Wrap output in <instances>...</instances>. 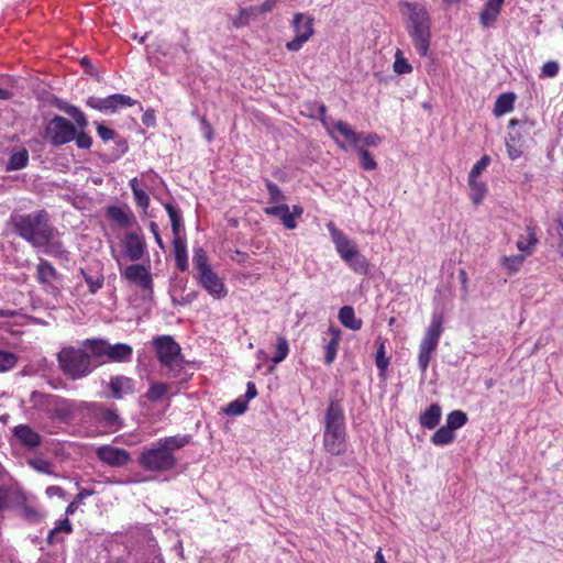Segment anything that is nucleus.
Wrapping results in <instances>:
<instances>
[{
	"instance_id": "47",
	"label": "nucleus",
	"mask_w": 563,
	"mask_h": 563,
	"mask_svg": "<svg viewBox=\"0 0 563 563\" xmlns=\"http://www.w3.org/2000/svg\"><path fill=\"white\" fill-rule=\"evenodd\" d=\"M394 70L398 75L410 74L412 71V66L402 56V52L400 49H397L395 54Z\"/></svg>"
},
{
	"instance_id": "46",
	"label": "nucleus",
	"mask_w": 563,
	"mask_h": 563,
	"mask_svg": "<svg viewBox=\"0 0 563 563\" xmlns=\"http://www.w3.org/2000/svg\"><path fill=\"white\" fill-rule=\"evenodd\" d=\"M27 463L33 470H35L38 473L56 476V474L53 471V464L47 460L36 457L29 460Z\"/></svg>"
},
{
	"instance_id": "62",
	"label": "nucleus",
	"mask_w": 563,
	"mask_h": 563,
	"mask_svg": "<svg viewBox=\"0 0 563 563\" xmlns=\"http://www.w3.org/2000/svg\"><path fill=\"white\" fill-rule=\"evenodd\" d=\"M55 531L65 532V533H71L73 532V526L68 518L62 519L57 522L55 526Z\"/></svg>"
},
{
	"instance_id": "42",
	"label": "nucleus",
	"mask_w": 563,
	"mask_h": 563,
	"mask_svg": "<svg viewBox=\"0 0 563 563\" xmlns=\"http://www.w3.org/2000/svg\"><path fill=\"white\" fill-rule=\"evenodd\" d=\"M169 387L165 383H153L147 393L145 394V397L153 402L161 401L165 395L168 393Z\"/></svg>"
},
{
	"instance_id": "48",
	"label": "nucleus",
	"mask_w": 563,
	"mask_h": 563,
	"mask_svg": "<svg viewBox=\"0 0 563 563\" xmlns=\"http://www.w3.org/2000/svg\"><path fill=\"white\" fill-rule=\"evenodd\" d=\"M265 186H266V189H267L268 195H269V202L271 203H278V205H280L279 202H283V201L286 200L285 195L283 194L280 188L275 183H273L269 179H266L265 180Z\"/></svg>"
},
{
	"instance_id": "53",
	"label": "nucleus",
	"mask_w": 563,
	"mask_h": 563,
	"mask_svg": "<svg viewBox=\"0 0 563 563\" xmlns=\"http://www.w3.org/2000/svg\"><path fill=\"white\" fill-rule=\"evenodd\" d=\"M386 351H385V344L383 341L379 342V345H378V349H377V352H376V357H375V362H376V366L377 368L383 373L387 369L388 365H389V358L386 357Z\"/></svg>"
},
{
	"instance_id": "6",
	"label": "nucleus",
	"mask_w": 563,
	"mask_h": 563,
	"mask_svg": "<svg viewBox=\"0 0 563 563\" xmlns=\"http://www.w3.org/2000/svg\"><path fill=\"white\" fill-rule=\"evenodd\" d=\"M406 7L409 11V22L407 31L413 46L421 57H426L429 53L431 41V18L427 9L420 4L407 2Z\"/></svg>"
},
{
	"instance_id": "20",
	"label": "nucleus",
	"mask_w": 563,
	"mask_h": 563,
	"mask_svg": "<svg viewBox=\"0 0 563 563\" xmlns=\"http://www.w3.org/2000/svg\"><path fill=\"white\" fill-rule=\"evenodd\" d=\"M109 389L111 398L122 399L126 395L134 394V380L123 375L113 376L109 382Z\"/></svg>"
},
{
	"instance_id": "9",
	"label": "nucleus",
	"mask_w": 563,
	"mask_h": 563,
	"mask_svg": "<svg viewBox=\"0 0 563 563\" xmlns=\"http://www.w3.org/2000/svg\"><path fill=\"white\" fill-rule=\"evenodd\" d=\"M91 345V352L97 358L99 366L112 362H128L132 358L133 349L125 343L111 344L103 339H92L88 342Z\"/></svg>"
},
{
	"instance_id": "58",
	"label": "nucleus",
	"mask_w": 563,
	"mask_h": 563,
	"mask_svg": "<svg viewBox=\"0 0 563 563\" xmlns=\"http://www.w3.org/2000/svg\"><path fill=\"white\" fill-rule=\"evenodd\" d=\"M97 133L100 136V139L104 142L113 140L117 136L115 131L106 126L102 123H97Z\"/></svg>"
},
{
	"instance_id": "31",
	"label": "nucleus",
	"mask_w": 563,
	"mask_h": 563,
	"mask_svg": "<svg viewBox=\"0 0 563 563\" xmlns=\"http://www.w3.org/2000/svg\"><path fill=\"white\" fill-rule=\"evenodd\" d=\"M330 333L332 335L331 340L327 343L324 350V362L330 365L334 362L336 357V352L340 343V330L335 328H330Z\"/></svg>"
},
{
	"instance_id": "27",
	"label": "nucleus",
	"mask_w": 563,
	"mask_h": 563,
	"mask_svg": "<svg viewBox=\"0 0 563 563\" xmlns=\"http://www.w3.org/2000/svg\"><path fill=\"white\" fill-rule=\"evenodd\" d=\"M442 409L439 404H431L424 412L420 415L419 422L427 429H434L441 419Z\"/></svg>"
},
{
	"instance_id": "17",
	"label": "nucleus",
	"mask_w": 563,
	"mask_h": 563,
	"mask_svg": "<svg viewBox=\"0 0 563 563\" xmlns=\"http://www.w3.org/2000/svg\"><path fill=\"white\" fill-rule=\"evenodd\" d=\"M124 256L131 262H137L146 253V242L140 233L129 231L122 239Z\"/></svg>"
},
{
	"instance_id": "11",
	"label": "nucleus",
	"mask_w": 563,
	"mask_h": 563,
	"mask_svg": "<svg viewBox=\"0 0 563 563\" xmlns=\"http://www.w3.org/2000/svg\"><path fill=\"white\" fill-rule=\"evenodd\" d=\"M44 136L53 146H62L75 139V124L62 115H55L46 124Z\"/></svg>"
},
{
	"instance_id": "36",
	"label": "nucleus",
	"mask_w": 563,
	"mask_h": 563,
	"mask_svg": "<svg viewBox=\"0 0 563 563\" xmlns=\"http://www.w3.org/2000/svg\"><path fill=\"white\" fill-rule=\"evenodd\" d=\"M455 439L454 431L446 424L438 429L431 437V442L434 445L442 446L452 443Z\"/></svg>"
},
{
	"instance_id": "16",
	"label": "nucleus",
	"mask_w": 563,
	"mask_h": 563,
	"mask_svg": "<svg viewBox=\"0 0 563 563\" xmlns=\"http://www.w3.org/2000/svg\"><path fill=\"white\" fill-rule=\"evenodd\" d=\"M327 228L336 252L344 262L349 261L354 253L358 252L356 244L350 240L343 231L339 230L333 222H329Z\"/></svg>"
},
{
	"instance_id": "45",
	"label": "nucleus",
	"mask_w": 563,
	"mask_h": 563,
	"mask_svg": "<svg viewBox=\"0 0 563 563\" xmlns=\"http://www.w3.org/2000/svg\"><path fill=\"white\" fill-rule=\"evenodd\" d=\"M289 353V344L286 338L279 336L276 344L275 355L272 358L274 364L283 362Z\"/></svg>"
},
{
	"instance_id": "49",
	"label": "nucleus",
	"mask_w": 563,
	"mask_h": 563,
	"mask_svg": "<svg viewBox=\"0 0 563 563\" xmlns=\"http://www.w3.org/2000/svg\"><path fill=\"white\" fill-rule=\"evenodd\" d=\"M247 409V402L243 398H238L223 409V411L229 416H240L244 413Z\"/></svg>"
},
{
	"instance_id": "2",
	"label": "nucleus",
	"mask_w": 563,
	"mask_h": 563,
	"mask_svg": "<svg viewBox=\"0 0 563 563\" xmlns=\"http://www.w3.org/2000/svg\"><path fill=\"white\" fill-rule=\"evenodd\" d=\"M92 339H86L80 346H64L57 353V362L62 373L71 380H79L89 376L99 367L97 358L92 355Z\"/></svg>"
},
{
	"instance_id": "41",
	"label": "nucleus",
	"mask_w": 563,
	"mask_h": 563,
	"mask_svg": "<svg viewBox=\"0 0 563 563\" xmlns=\"http://www.w3.org/2000/svg\"><path fill=\"white\" fill-rule=\"evenodd\" d=\"M165 209L167 211V214L170 219L172 223V231L174 234V239L180 238L179 230L181 227V212L178 208L173 206L172 203H166Z\"/></svg>"
},
{
	"instance_id": "21",
	"label": "nucleus",
	"mask_w": 563,
	"mask_h": 563,
	"mask_svg": "<svg viewBox=\"0 0 563 563\" xmlns=\"http://www.w3.org/2000/svg\"><path fill=\"white\" fill-rule=\"evenodd\" d=\"M13 435L22 445L29 449L37 448L42 443V437L29 424L15 426L13 428Z\"/></svg>"
},
{
	"instance_id": "59",
	"label": "nucleus",
	"mask_w": 563,
	"mask_h": 563,
	"mask_svg": "<svg viewBox=\"0 0 563 563\" xmlns=\"http://www.w3.org/2000/svg\"><path fill=\"white\" fill-rule=\"evenodd\" d=\"M134 200L135 203L141 207L142 209H147L150 206V197L143 190H134Z\"/></svg>"
},
{
	"instance_id": "7",
	"label": "nucleus",
	"mask_w": 563,
	"mask_h": 563,
	"mask_svg": "<svg viewBox=\"0 0 563 563\" xmlns=\"http://www.w3.org/2000/svg\"><path fill=\"white\" fill-rule=\"evenodd\" d=\"M194 278L210 296L216 299L224 298L228 294L224 283L212 269L208 255L201 246L194 247Z\"/></svg>"
},
{
	"instance_id": "26",
	"label": "nucleus",
	"mask_w": 563,
	"mask_h": 563,
	"mask_svg": "<svg viewBox=\"0 0 563 563\" xmlns=\"http://www.w3.org/2000/svg\"><path fill=\"white\" fill-rule=\"evenodd\" d=\"M36 273L37 282L42 285H51L52 282L58 278L56 268L48 261L42 257L38 258Z\"/></svg>"
},
{
	"instance_id": "8",
	"label": "nucleus",
	"mask_w": 563,
	"mask_h": 563,
	"mask_svg": "<svg viewBox=\"0 0 563 563\" xmlns=\"http://www.w3.org/2000/svg\"><path fill=\"white\" fill-rule=\"evenodd\" d=\"M157 358L168 372L169 377H177L184 369V358L179 344L170 335L157 336L153 341Z\"/></svg>"
},
{
	"instance_id": "54",
	"label": "nucleus",
	"mask_w": 563,
	"mask_h": 563,
	"mask_svg": "<svg viewBox=\"0 0 563 563\" xmlns=\"http://www.w3.org/2000/svg\"><path fill=\"white\" fill-rule=\"evenodd\" d=\"M255 13V8H243L233 20L234 27H242L247 24L250 18Z\"/></svg>"
},
{
	"instance_id": "60",
	"label": "nucleus",
	"mask_w": 563,
	"mask_h": 563,
	"mask_svg": "<svg viewBox=\"0 0 563 563\" xmlns=\"http://www.w3.org/2000/svg\"><path fill=\"white\" fill-rule=\"evenodd\" d=\"M200 124H201V131L203 136L208 142H211L213 139V129L209 121L205 117H198Z\"/></svg>"
},
{
	"instance_id": "40",
	"label": "nucleus",
	"mask_w": 563,
	"mask_h": 563,
	"mask_svg": "<svg viewBox=\"0 0 563 563\" xmlns=\"http://www.w3.org/2000/svg\"><path fill=\"white\" fill-rule=\"evenodd\" d=\"M29 163V153L26 150H21L19 152L13 153L8 162L7 169L8 170H19L24 168Z\"/></svg>"
},
{
	"instance_id": "13",
	"label": "nucleus",
	"mask_w": 563,
	"mask_h": 563,
	"mask_svg": "<svg viewBox=\"0 0 563 563\" xmlns=\"http://www.w3.org/2000/svg\"><path fill=\"white\" fill-rule=\"evenodd\" d=\"M120 274L121 277L137 286L140 289L145 291L147 296L152 297L154 292V284L150 272V266L140 264H131L125 267L120 266Z\"/></svg>"
},
{
	"instance_id": "10",
	"label": "nucleus",
	"mask_w": 563,
	"mask_h": 563,
	"mask_svg": "<svg viewBox=\"0 0 563 563\" xmlns=\"http://www.w3.org/2000/svg\"><path fill=\"white\" fill-rule=\"evenodd\" d=\"M533 126V123L525 120H510L509 128L511 131L508 133L506 140V147L508 156L511 161L518 159L526 150L527 140L530 139L529 131Z\"/></svg>"
},
{
	"instance_id": "28",
	"label": "nucleus",
	"mask_w": 563,
	"mask_h": 563,
	"mask_svg": "<svg viewBox=\"0 0 563 563\" xmlns=\"http://www.w3.org/2000/svg\"><path fill=\"white\" fill-rule=\"evenodd\" d=\"M340 322L347 329L357 331L362 328L363 321L355 317L353 307L344 306L339 311Z\"/></svg>"
},
{
	"instance_id": "25",
	"label": "nucleus",
	"mask_w": 563,
	"mask_h": 563,
	"mask_svg": "<svg viewBox=\"0 0 563 563\" xmlns=\"http://www.w3.org/2000/svg\"><path fill=\"white\" fill-rule=\"evenodd\" d=\"M323 446L333 456L342 455L346 448L345 434L323 433Z\"/></svg>"
},
{
	"instance_id": "19",
	"label": "nucleus",
	"mask_w": 563,
	"mask_h": 563,
	"mask_svg": "<svg viewBox=\"0 0 563 563\" xmlns=\"http://www.w3.org/2000/svg\"><path fill=\"white\" fill-rule=\"evenodd\" d=\"M58 234H52L47 236V240L44 241L41 245V247H36L37 250H41L44 254L52 256L56 260H59L62 262H68L69 261V251H67L63 244V242L56 236Z\"/></svg>"
},
{
	"instance_id": "3",
	"label": "nucleus",
	"mask_w": 563,
	"mask_h": 563,
	"mask_svg": "<svg viewBox=\"0 0 563 563\" xmlns=\"http://www.w3.org/2000/svg\"><path fill=\"white\" fill-rule=\"evenodd\" d=\"M11 221L14 232L34 249L41 247L48 235L58 234V230L51 222L48 212L44 209L14 214L11 217Z\"/></svg>"
},
{
	"instance_id": "55",
	"label": "nucleus",
	"mask_w": 563,
	"mask_h": 563,
	"mask_svg": "<svg viewBox=\"0 0 563 563\" xmlns=\"http://www.w3.org/2000/svg\"><path fill=\"white\" fill-rule=\"evenodd\" d=\"M490 163V157L487 155H484L479 161L475 163V165L472 167L468 178H478V176L487 168V166Z\"/></svg>"
},
{
	"instance_id": "32",
	"label": "nucleus",
	"mask_w": 563,
	"mask_h": 563,
	"mask_svg": "<svg viewBox=\"0 0 563 563\" xmlns=\"http://www.w3.org/2000/svg\"><path fill=\"white\" fill-rule=\"evenodd\" d=\"M525 260H526L525 254L503 256L500 258V266L508 275H512V274H516L519 272Z\"/></svg>"
},
{
	"instance_id": "33",
	"label": "nucleus",
	"mask_w": 563,
	"mask_h": 563,
	"mask_svg": "<svg viewBox=\"0 0 563 563\" xmlns=\"http://www.w3.org/2000/svg\"><path fill=\"white\" fill-rule=\"evenodd\" d=\"M333 130L340 133L351 145L357 146L362 134L356 133L346 122L336 121L333 123Z\"/></svg>"
},
{
	"instance_id": "43",
	"label": "nucleus",
	"mask_w": 563,
	"mask_h": 563,
	"mask_svg": "<svg viewBox=\"0 0 563 563\" xmlns=\"http://www.w3.org/2000/svg\"><path fill=\"white\" fill-rule=\"evenodd\" d=\"M468 185L471 188V199L475 205H479L486 194V185L483 181H478L477 178H468Z\"/></svg>"
},
{
	"instance_id": "23",
	"label": "nucleus",
	"mask_w": 563,
	"mask_h": 563,
	"mask_svg": "<svg viewBox=\"0 0 563 563\" xmlns=\"http://www.w3.org/2000/svg\"><path fill=\"white\" fill-rule=\"evenodd\" d=\"M107 216L110 220L124 229L130 228L135 221V217L129 207L109 206L107 208Z\"/></svg>"
},
{
	"instance_id": "50",
	"label": "nucleus",
	"mask_w": 563,
	"mask_h": 563,
	"mask_svg": "<svg viewBox=\"0 0 563 563\" xmlns=\"http://www.w3.org/2000/svg\"><path fill=\"white\" fill-rule=\"evenodd\" d=\"M356 151L361 157V166L365 170H374L377 167V163L373 158L372 154L363 146H356Z\"/></svg>"
},
{
	"instance_id": "5",
	"label": "nucleus",
	"mask_w": 563,
	"mask_h": 563,
	"mask_svg": "<svg viewBox=\"0 0 563 563\" xmlns=\"http://www.w3.org/2000/svg\"><path fill=\"white\" fill-rule=\"evenodd\" d=\"M31 402L34 408L45 411L51 418L63 423L73 421L77 412L82 416L86 406V401H75L36 390L31 394Z\"/></svg>"
},
{
	"instance_id": "24",
	"label": "nucleus",
	"mask_w": 563,
	"mask_h": 563,
	"mask_svg": "<svg viewBox=\"0 0 563 563\" xmlns=\"http://www.w3.org/2000/svg\"><path fill=\"white\" fill-rule=\"evenodd\" d=\"M264 212L267 216L278 217L284 227L288 230H294L297 228L296 218L290 213V209L286 203L266 207Z\"/></svg>"
},
{
	"instance_id": "34",
	"label": "nucleus",
	"mask_w": 563,
	"mask_h": 563,
	"mask_svg": "<svg viewBox=\"0 0 563 563\" xmlns=\"http://www.w3.org/2000/svg\"><path fill=\"white\" fill-rule=\"evenodd\" d=\"M345 263L353 272L360 275H367L369 273V263L367 258L360 253V251L354 253L349 261H345Z\"/></svg>"
},
{
	"instance_id": "30",
	"label": "nucleus",
	"mask_w": 563,
	"mask_h": 563,
	"mask_svg": "<svg viewBox=\"0 0 563 563\" xmlns=\"http://www.w3.org/2000/svg\"><path fill=\"white\" fill-rule=\"evenodd\" d=\"M526 232V235H520L518 239L517 247L525 255H530L533 252L536 244L538 243V239L532 227L528 225Z\"/></svg>"
},
{
	"instance_id": "29",
	"label": "nucleus",
	"mask_w": 563,
	"mask_h": 563,
	"mask_svg": "<svg viewBox=\"0 0 563 563\" xmlns=\"http://www.w3.org/2000/svg\"><path fill=\"white\" fill-rule=\"evenodd\" d=\"M175 261L178 269L180 272H186L188 269V255H187V245L186 241L183 238H177L173 240Z\"/></svg>"
},
{
	"instance_id": "37",
	"label": "nucleus",
	"mask_w": 563,
	"mask_h": 563,
	"mask_svg": "<svg viewBox=\"0 0 563 563\" xmlns=\"http://www.w3.org/2000/svg\"><path fill=\"white\" fill-rule=\"evenodd\" d=\"M515 102V95L514 93H503L500 95L494 107V113L497 117H500L509 111L512 110Z\"/></svg>"
},
{
	"instance_id": "12",
	"label": "nucleus",
	"mask_w": 563,
	"mask_h": 563,
	"mask_svg": "<svg viewBox=\"0 0 563 563\" xmlns=\"http://www.w3.org/2000/svg\"><path fill=\"white\" fill-rule=\"evenodd\" d=\"M313 22L312 16H306L303 13H295L291 22V26L296 33V36L286 43V48L290 52H298L306 42L313 35Z\"/></svg>"
},
{
	"instance_id": "38",
	"label": "nucleus",
	"mask_w": 563,
	"mask_h": 563,
	"mask_svg": "<svg viewBox=\"0 0 563 563\" xmlns=\"http://www.w3.org/2000/svg\"><path fill=\"white\" fill-rule=\"evenodd\" d=\"M437 346L432 343L421 341L419 346L418 364L422 373L428 369L431 355L435 351Z\"/></svg>"
},
{
	"instance_id": "1",
	"label": "nucleus",
	"mask_w": 563,
	"mask_h": 563,
	"mask_svg": "<svg viewBox=\"0 0 563 563\" xmlns=\"http://www.w3.org/2000/svg\"><path fill=\"white\" fill-rule=\"evenodd\" d=\"M190 441L189 435H173L158 439L150 446L143 448L139 464L150 472H167L177 464L175 451L184 448Z\"/></svg>"
},
{
	"instance_id": "63",
	"label": "nucleus",
	"mask_w": 563,
	"mask_h": 563,
	"mask_svg": "<svg viewBox=\"0 0 563 563\" xmlns=\"http://www.w3.org/2000/svg\"><path fill=\"white\" fill-rule=\"evenodd\" d=\"M196 297H197L196 292L187 294L186 296H183L180 299H178L176 296L172 295V301L174 305L185 306V305L190 303Z\"/></svg>"
},
{
	"instance_id": "52",
	"label": "nucleus",
	"mask_w": 563,
	"mask_h": 563,
	"mask_svg": "<svg viewBox=\"0 0 563 563\" xmlns=\"http://www.w3.org/2000/svg\"><path fill=\"white\" fill-rule=\"evenodd\" d=\"M16 361L15 354L0 350V372L11 369L16 364Z\"/></svg>"
},
{
	"instance_id": "39",
	"label": "nucleus",
	"mask_w": 563,
	"mask_h": 563,
	"mask_svg": "<svg viewBox=\"0 0 563 563\" xmlns=\"http://www.w3.org/2000/svg\"><path fill=\"white\" fill-rule=\"evenodd\" d=\"M59 109L70 115L75 121V126L79 129V131L85 130L88 126V120L82 111H80L77 107L73 104L59 106Z\"/></svg>"
},
{
	"instance_id": "57",
	"label": "nucleus",
	"mask_w": 563,
	"mask_h": 563,
	"mask_svg": "<svg viewBox=\"0 0 563 563\" xmlns=\"http://www.w3.org/2000/svg\"><path fill=\"white\" fill-rule=\"evenodd\" d=\"M559 73V64L554 60H549L543 64L540 77L553 78Z\"/></svg>"
},
{
	"instance_id": "61",
	"label": "nucleus",
	"mask_w": 563,
	"mask_h": 563,
	"mask_svg": "<svg viewBox=\"0 0 563 563\" xmlns=\"http://www.w3.org/2000/svg\"><path fill=\"white\" fill-rule=\"evenodd\" d=\"M362 137L360 142L362 141L366 146H377L380 143V137L376 133H361Z\"/></svg>"
},
{
	"instance_id": "64",
	"label": "nucleus",
	"mask_w": 563,
	"mask_h": 563,
	"mask_svg": "<svg viewBox=\"0 0 563 563\" xmlns=\"http://www.w3.org/2000/svg\"><path fill=\"white\" fill-rule=\"evenodd\" d=\"M47 497L52 498L54 496H57L59 498H65L66 493L65 490L59 486H48L45 490Z\"/></svg>"
},
{
	"instance_id": "51",
	"label": "nucleus",
	"mask_w": 563,
	"mask_h": 563,
	"mask_svg": "<svg viewBox=\"0 0 563 563\" xmlns=\"http://www.w3.org/2000/svg\"><path fill=\"white\" fill-rule=\"evenodd\" d=\"M81 274L91 294H96L99 289L103 287L104 278L102 275L93 277L85 273L84 271H81Z\"/></svg>"
},
{
	"instance_id": "35",
	"label": "nucleus",
	"mask_w": 563,
	"mask_h": 563,
	"mask_svg": "<svg viewBox=\"0 0 563 563\" xmlns=\"http://www.w3.org/2000/svg\"><path fill=\"white\" fill-rule=\"evenodd\" d=\"M442 333V319L441 317L434 316L432 318L431 324L427 330V333L424 338L422 339L423 342L432 343L433 345L438 346L439 339Z\"/></svg>"
},
{
	"instance_id": "22",
	"label": "nucleus",
	"mask_w": 563,
	"mask_h": 563,
	"mask_svg": "<svg viewBox=\"0 0 563 563\" xmlns=\"http://www.w3.org/2000/svg\"><path fill=\"white\" fill-rule=\"evenodd\" d=\"M505 0H487L479 14V24L484 27H490L501 11Z\"/></svg>"
},
{
	"instance_id": "56",
	"label": "nucleus",
	"mask_w": 563,
	"mask_h": 563,
	"mask_svg": "<svg viewBox=\"0 0 563 563\" xmlns=\"http://www.w3.org/2000/svg\"><path fill=\"white\" fill-rule=\"evenodd\" d=\"M76 142L77 147L88 150L92 145V139L90 135H88L85 130L77 131L75 130V139L73 140Z\"/></svg>"
},
{
	"instance_id": "44",
	"label": "nucleus",
	"mask_w": 563,
	"mask_h": 563,
	"mask_svg": "<svg viewBox=\"0 0 563 563\" xmlns=\"http://www.w3.org/2000/svg\"><path fill=\"white\" fill-rule=\"evenodd\" d=\"M467 422V416L461 410H453L446 417V426L453 431L462 428Z\"/></svg>"
},
{
	"instance_id": "15",
	"label": "nucleus",
	"mask_w": 563,
	"mask_h": 563,
	"mask_svg": "<svg viewBox=\"0 0 563 563\" xmlns=\"http://www.w3.org/2000/svg\"><path fill=\"white\" fill-rule=\"evenodd\" d=\"M324 433L345 434V416L339 401L331 400L324 417Z\"/></svg>"
},
{
	"instance_id": "14",
	"label": "nucleus",
	"mask_w": 563,
	"mask_h": 563,
	"mask_svg": "<svg viewBox=\"0 0 563 563\" xmlns=\"http://www.w3.org/2000/svg\"><path fill=\"white\" fill-rule=\"evenodd\" d=\"M136 100L122 93L110 95L106 98L91 96L86 100V104L103 113H115L122 108L132 107Z\"/></svg>"
},
{
	"instance_id": "18",
	"label": "nucleus",
	"mask_w": 563,
	"mask_h": 563,
	"mask_svg": "<svg viewBox=\"0 0 563 563\" xmlns=\"http://www.w3.org/2000/svg\"><path fill=\"white\" fill-rule=\"evenodd\" d=\"M96 455L100 461L113 467H121L130 462L128 451L111 445L99 446L96 450Z\"/></svg>"
},
{
	"instance_id": "4",
	"label": "nucleus",
	"mask_w": 563,
	"mask_h": 563,
	"mask_svg": "<svg viewBox=\"0 0 563 563\" xmlns=\"http://www.w3.org/2000/svg\"><path fill=\"white\" fill-rule=\"evenodd\" d=\"M80 420L90 435L109 434L118 431L123 426L118 410L106 407L100 402L86 401Z\"/></svg>"
}]
</instances>
